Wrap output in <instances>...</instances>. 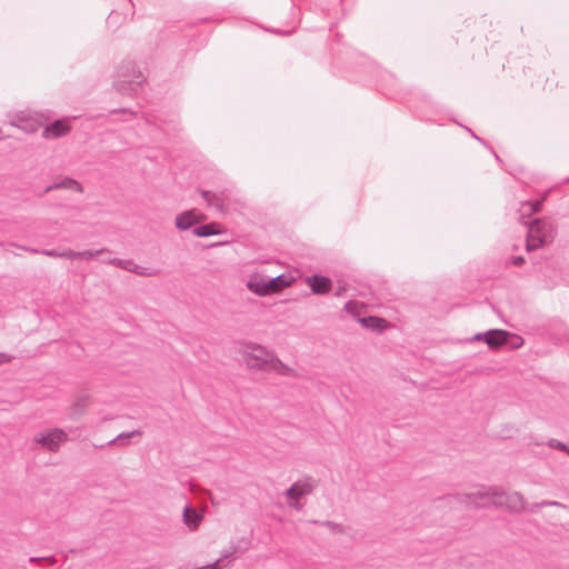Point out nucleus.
<instances>
[{
    "label": "nucleus",
    "mask_w": 569,
    "mask_h": 569,
    "mask_svg": "<svg viewBox=\"0 0 569 569\" xmlns=\"http://www.w3.org/2000/svg\"><path fill=\"white\" fill-rule=\"evenodd\" d=\"M487 336H483V332L476 333L472 338L473 341H485L486 342Z\"/></svg>",
    "instance_id": "nucleus-30"
},
{
    "label": "nucleus",
    "mask_w": 569,
    "mask_h": 569,
    "mask_svg": "<svg viewBox=\"0 0 569 569\" xmlns=\"http://www.w3.org/2000/svg\"><path fill=\"white\" fill-rule=\"evenodd\" d=\"M492 154L495 156V159H497L498 161H500L499 156H498L495 151H492Z\"/></svg>",
    "instance_id": "nucleus-36"
},
{
    "label": "nucleus",
    "mask_w": 569,
    "mask_h": 569,
    "mask_svg": "<svg viewBox=\"0 0 569 569\" xmlns=\"http://www.w3.org/2000/svg\"><path fill=\"white\" fill-rule=\"evenodd\" d=\"M101 261L111 263L113 266H117V267L128 270V271H131L132 267L134 266V262L131 260H123V259H118V258L102 259Z\"/></svg>",
    "instance_id": "nucleus-20"
},
{
    "label": "nucleus",
    "mask_w": 569,
    "mask_h": 569,
    "mask_svg": "<svg viewBox=\"0 0 569 569\" xmlns=\"http://www.w3.org/2000/svg\"><path fill=\"white\" fill-rule=\"evenodd\" d=\"M445 499H446V500H450V499H453V497H451V496H447Z\"/></svg>",
    "instance_id": "nucleus-41"
},
{
    "label": "nucleus",
    "mask_w": 569,
    "mask_h": 569,
    "mask_svg": "<svg viewBox=\"0 0 569 569\" xmlns=\"http://www.w3.org/2000/svg\"><path fill=\"white\" fill-rule=\"evenodd\" d=\"M292 277L286 274H279L277 277H268L269 295L279 292L282 289L289 287L292 283Z\"/></svg>",
    "instance_id": "nucleus-13"
},
{
    "label": "nucleus",
    "mask_w": 569,
    "mask_h": 569,
    "mask_svg": "<svg viewBox=\"0 0 569 569\" xmlns=\"http://www.w3.org/2000/svg\"><path fill=\"white\" fill-rule=\"evenodd\" d=\"M209 196V192L208 191H204L203 192V198L207 199V197Z\"/></svg>",
    "instance_id": "nucleus-39"
},
{
    "label": "nucleus",
    "mask_w": 569,
    "mask_h": 569,
    "mask_svg": "<svg viewBox=\"0 0 569 569\" xmlns=\"http://www.w3.org/2000/svg\"><path fill=\"white\" fill-rule=\"evenodd\" d=\"M56 189H73L78 192L83 191L80 182H78L77 180L69 178V177H63V178L57 179L52 184L47 186L44 188L43 193H48Z\"/></svg>",
    "instance_id": "nucleus-12"
},
{
    "label": "nucleus",
    "mask_w": 569,
    "mask_h": 569,
    "mask_svg": "<svg viewBox=\"0 0 569 569\" xmlns=\"http://www.w3.org/2000/svg\"><path fill=\"white\" fill-rule=\"evenodd\" d=\"M192 233L196 236V237H209V236H213V234H217L218 231L216 230V227L213 224H201V226H197L192 229Z\"/></svg>",
    "instance_id": "nucleus-18"
},
{
    "label": "nucleus",
    "mask_w": 569,
    "mask_h": 569,
    "mask_svg": "<svg viewBox=\"0 0 569 569\" xmlns=\"http://www.w3.org/2000/svg\"><path fill=\"white\" fill-rule=\"evenodd\" d=\"M543 506H558V507H562V503H560L558 501L543 500V501H541L539 503H533L529 510L530 511H535L536 508L543 507Z\"/></svg>",
    "instance_id": "nucleus-25"
},
{
    "label": "nucleus",
    "mask_w": 569,
    "mask_h": 569,
    "mask_svg": "<svg viewBox=\"0 0 569 569\" xmlns=\"http://www.w3.org/2000/svg\"><path fill=\"white\" fill-rule=\"evenodd\" d=\"M120 112L127 117L126 119L133 118L136 116L133 111L128 109H121Z\"/></svg>",
    "instance_id": "nucleus-31"
},
{
    "label": "nucleus",
    "mask_w": 569,
    "mask_h": 569,
    "mask_svg": "<svg viewBox=\"0 0 569 569\" xmlns=\"http://www.w3.org/2000/svg\"><path fill=\"white\" fill-rule=\"evenodd\" d=\"M61 258H66V259H70V260L79 259V251H73L70 249L62 250Z\"/></svg>",
    "instance_id": "nucleus-26"
},
{
    "label": "nucleus",
    "mask_w": 569,
    "mask_h": 569,
    "mask_svg": "<svg viewBox=\"0 0 569 569\" xmlns=\"http://www.w3.org/2000/svg\"><path fill=\"white\" fill-rule=\"evenodd\" d=\"M146 122H148V123L153 122L154 124H157V126H159V127H160V123H158V122H161V120H160V119H158L157 117H153V120H151L150 118H147V119H146Z\"/></svg>",
    "instance_id": "nucleus-33"
},
{
    "label": "nucleus",
    "mask_w": 569,
    "mask_h": 569,
    "mask_svg": "<svg viewBox=\"0 0 569 569\" xmlns=\"http://www.w3.org/2000/svg\"><path fill=\"white\" fill-rule=\"evenodd\" d=\"M483 336H487L486 343L491 349H498L499 347H501L503 345H507L508 343V339L510 337H513L517 340V342L513 343L515 348H519L523 343V340H522L521 337L516 336V335H511L510 332H508L506 330H501V329L488 330V331L483 332Z\"/></svg>",
    "instance_id": "nucleus-7"
},
{
    "label": "nucleus",
    "mask_w": 569,
    "mask_h": 569,
    "mask_svg": "<svg viewBox=\"0 0 569 569\" xmlns=\"http://www.w3.org/2000/svg\"><path fill=\"white\" fill-rule=\"evenodd\" d=\"M468 132H470V134L476 139L478 140L480 137H478L470 128L468 127H463Z\"/></svg>",
    "instance_id": "nucleus-35"
},
{
    "label": "nucleus",
    "mask_w": 569,
    "mask_h": 569,
    "mask_svg": "<svg viewBox=\"0 0 569 569\" xmlns=\"http://www.w3.org/2000/svg\"><path fill=\"white\" fill-rule=\"evenodd\" d=\"M360 322L365 328H369L378 332H381L386 327L385 320L373 316L363 317L360 319Z\"/></svg>",
    "instance_id": "nucleus-16"
},
{
    "label": "nucleus",
    "mask_w": 569,
    "mask_h": 569,
    "mask_svg": "<svg viewBox=\"0 0 569 569\" xmlns=\"http://www.w3.org/2000/svg\"><path fill=\"white\" fill-rule=\"evenodd\" d=\"M198 218L192 210L183 211L176 217V227L179 230L186 231L196 224Z\"/></svg>",
    "instance_id": "nucleus-14"
},
{
    "label": "nucleus",
    "mask_w": 569,
    "mask_h": 569,
    "mask_svg": "<svg viewBox=\"0 0 569 569\" xmlns=\"http://www.w3.org/2000/svg\"><path fill=\"white\" fill-rule=\"evenodd\" d=\"M248 365L252 368H263L270 365L272 368L279 370L280 373L287 375L290 369L284 366L278 358L270 353L261 346H253L251 353L248 358Z\"/></svg>",
    "instance_id": "nucleus-4"
},
{
    "label": "nucleus",
    "mask_w": 569,
    "mask_h": 569,
    "mask_svg": "<svg viewBox=\"0 0 569 569\" xmlns=\"http://www.w3.org/2000/svg\"><path fill=\"white\" fill-rule=\"evenodd\" d=\"M182 517L183 522L192 530L198 528L202 520V515L198 510L189 506L184 507Z\"/></svg>",
    "instance_id": "nucleus-15"
},
{
    "label": "nucleus",
    "mask_w": 569,
    "mask_h": 569,
    "mask_svg": "<svg viewBox=\"0 0 569 569\" xmlns=\"http://www.w3.org/2000/svg\"><path fill=\"white\" fill-rule=\"evenodd\" d=\"M323 526H326L327 528H329L332 532L335 533H340V532H343V527L339 523H336L333 521H325L322 522Z\"/></svg>",
    "instance_id": "nucleus-24"
},
{
    "label": "nucleus",
    "mask_w": 569,
    "mask_h": 569,
    "mask_svg": "<svg viewBox=\"0 0 569 569\" xmlns=\"http://www.w3.org/2000/svg\"><path fill=\"white\" fill-rule=\"evenodd\" d=\"M247 288L257 296H268V276L261 273L251 274L249 280L247 281Z\"/></svg>",
    "instance_id": "nucleus-10"
},
{
    "label": "nucleus",
    "mask_w": 569,
    "mask_h": 569,
    "mask_svg": "<svg viewBox=\"0 0 569 569\" xmlns=\"http://www.w3.org/2000/svg\"><path fill=\"white\" fill-rule=\"evenodd\" d=\"M104 252H106L104 249L79 251V259L92 260V259L98 258L100 254H102Z\"/></svg>",
    "instance_id": "nucleus-21"
},
{
    "label": "nucleus",
    "mask_w": 569,
    "mask_h": 569,
    "mask_svg": "<svg viewBox=\"0 0 569 569\" xmlns=\"http://www.w3.org/2000/svg\"><path fill=\"white\" fill-rule=\"evenodd\" d=\"M311 291L316 295H325L331 290V280L328 277L313 274L307 278Z\"/></svg>",
    "instance_id": "nucleus-11"
},
{
    "label": "nucleus",
    "mask_w": 569,
    "mask_h": 569,
    "mask_svg": "<svg viewBox=\"0 0 569 569\" xmlns=\"http://www.w3.org/2000/svg\"><path fill=\"white\" fill-rule=\"evenodd\" d=\"M548 446L552 449L562 450V451L567 452V455H569V447L566 443H563L557 439H550L548 441Z\"/></svg>",
    "instance_id": "nucleus-23"
},
{
    "label": "nucleus",
    "mask_w": 569,
    "mask_h": 569,
    "mask_svg": "<svg viewBox=\"0 0 569 569\" xmlns=\"http://www.w3.org/2000/svg\"><path fill=\"white\" fill-rule=\"evenodd\" d=\"M510 262L516 267H520L525 263V258L522 256H515L511 258Z\"/></svg>",
    "instance_id": "nucleus-29"
},
{
    "label": "nucleus",
    "mask_w": 569,
    "mask_h": 569,
    "mask_svg": "<svg viewBox=\"0 0 569 569\" xmlns=\"http://www.w3.org/2000/svg\"><path fill=\"white\" fill-rule=\"evenodd\" d=\"M43 116L30 110H23L12 116L10 124L21 129L27 133L37 132L44 123Z\"/></svg>",
    "instance_id": "nucleus-5"
},
{
    "label": "nucleus",
    "mask_w": 569,
    "mask_h": 569,
    "mask_svg": "<svg viewBox=\"0 0 569 569\" xmlns=\"http://www.w3.org/2000/svg\"><path fill=\"white\" fill-rule=\"evenodd\" d=\"M21 248L23 250L32 252V253H41V250L34 249V248H27V247H21Z\"/></svg>",
    "instance_id": "nucleus-34"
},
{
    "label": "nucleus",
    "mask_w": 569,
    "mask_h": 569,
    "mask_svg": "<svg viewBox=\"0 0 569 569\" xmlns=\"http://www.w3.org/2000/svg\"><path fill=\"white\" fill-rule=\"evenodd\" d=\"M136 435H140V432L138 430H133L131 432H122L120 435H118L114 439L110 440L108 442V446H112V445H116V443H123L124 440L131 438L132 436H136Z\"/></svg>",
    "instance_id": "nucleus-22"
},
{
    "label": "nucleus",
    "mask_w": 569,
    "mask_h": 569,
    "mask_svg": "<svg viewBox=\"0 0 569 569\" xmlns=\"http://www.w3.org/2000/svg\"><path fill=\"white\" fill-rule=\"evenodd\" d=\"M350 306H351V302H347V303H346V310H347V311H349Z\"/></svg>",
    "instance_id": "nucleus-37"
},
{
    "label": "nucleus",
    "mask_w": 569,
    "mask_h": 569,
    "mask_svg": "<svg viewBox=\"0 0 569 569\" xmlns=\"http://www.w3.org/2000/svg\"><path fill=\"white\" fill-rule=\"evenodd\" d=\"M316 487V481L312 478H306L305 480L296 481L286 491V497L291 500L290 506L296 509L300 508L299 500L303 496L312 492Z\"/></svg>",
    "instance_id": "nucleus-6"
},
{
    "label": "nucleus",
    "mask_w": 569,
    "mask_h": 569,
    "mask_svg": "<svg viewBox=\"0 0 569 569\" xmlns=\"http://www.w3.org/2000/svg\"><path fill=\"white\" fill-rule=\"evenodd\" d=\"M236 552H237V548L236 547H230L228 550H224L222 552L221 558H219L218 560H216L214 562H212L210 565L201 567L200 569H222V568L226 567V565L223 563L224 560L229 559V558H232Z\"/></svg>",
    "instance_id": "nucleus-17"
},
{
    "label": "nucleus",
    "mask_w": 569,
    "mask_h": 569,
    "mask_svg": "<svg viewBox=\"0 0 569 569\" xmlns=\"http://www.w3.org/2000/svg\"><path fill=\"white\" fill-rule=\"evenodd\" d=\"M8 361H10V357L7 356L6 353H0V363H4Z\"/></svg>",
    "instance_id": "nucleus-32"
},
{
    "label": "nucleus",
    "mask_w": 569,
    "mask_h": 569,
    "mask_svg": "<svg viewBox=\"0 0 569 569\" xmlns=\"http://www.w3.org/2000/svg\"><path fill=\"white\" fill-rule=\"evenodd\" d=\"M41 254L51 258H61V251L57 249H43L41 250Z\"/></svg>",
    "instance_id": "nucleus-27"
},
{
    "label": "nucleus",
    "mask_w": 569,
    "mask_h": 569,
    "mask_svg": "<svg viewBox=\"0 0 569 569\" xmlns=\"http://www.w3.org/2000/svg\"><path fill=\"white\" fill-rule=\"evenodd\" d=\"M277 33H280V31H276ZM290 32L288 31H284V32H281V34H289Z\"/></svg>",
    "instance_id": "nucleus-40"
},
{
    "label": "nucleus",
    "mask_w": 569,
    "mask_h": 569,
    "mask_svg": "<svg viewBox=\"0 0 569 569\" xmlns=\"http://www.w3.org/2000/svg\"><path fill=\"white\" fill-rule=\"evenodd\" d=\"M144 81L146 77L138 69L137 63L132 60H124L117 69V79L113 87L122 96H136Z\"/></svg>",
    "instance_id": "nucleus-1"
},
{
    "label": "nucleus",
    "mask_w": 569,
    "mask_h": 569,
    "mask_svg": "<svg viewBox=\"0 0 569 569\" xmlns=\"http://www.w3.org/2000/svg\"><path fill=\"white\" fill-rule=\"evenodd\" d=\"M543 201H545V198H542L540 200L525 202L522 204V211L528 212L530 214L537 213L541 210Z\"/></svg>",
    "instance_id": "nucleus-19"
},
{
    "label": "nucleus",
    "mask_w": 569,
    "mask_h": 569,
    "mask_svg": "<svg viewBox=\"0 0 569 569\" xmlns=\"http://www.w3.org/2000/svg\"><path fill=\"white\" fill-rule=\"evenodd\" d=\"M556 231L550 221L535 219L528 229L526 248L528 251L536 250L552 242Z\"/></svg>",
    "instance_id": "nucleus-3"
},
{
    "label": "nucleus",
    "mask_w": 569,
    "mask_h": 569,
    "mask_svg": "<svg viewBox=\"0 0 569 569\" xmlns=\"http://www.w3.org/2000/svg\"><path fill=\"white\" fill-rule=\"evenodd\" d=\"M131 271L137 273V274H139V276H149L150 274L149 272H147V268L140 267V266H138L136 263L132 267Z\"/></svg>",
    "instance_id": "nucleus-28"
},
{
    "label": "nucleus",
    "mask_w": 569,
    "mask_h": 569,
    "mask_svg": "<svg viewBox=\"0 0 569 569\" xmlns=\"http://www.w3.org/2000/svg\"><path fill=\"white\" fill-rule=\"evenodd\" d=\"M478 141L482 144H486L485 140L482 138H479Z\"/></svg>",
    "instance_id": "nucleus-38"
},
{
    "label": "nucleus",
    "mask_w": 569,
    "mask_h": 569,
    "mask_svg": "<svg viewBox=\"0 0 569 569\" xmlns=\"http://www.w3.org/2000/svg\"><path fill=\"white\" fill-rule=\"evenodd\" d=\"M472 503L478 507H485L489 503L505 505L513 512L526 510V502L522 496L518 492H499L496 489L478 490L468 496Z\"/></svg>",
    "instance_id": "nucleus-2"
},
{
    "label": "nucleus",
    "mask_w": 569,
    "mask_h": 569,
    "mask_svg": "<svg viewBox=\"0 0 569 569\" xmlns=\"http://www.w3.org/2000/svg\"><path fill=\"white\" fill-rule=\"evenodd\" d=\"M34 439L38 443L54 451L67 440V433L62 429L54 428L38 435Z\"/></svg>",
    "instance_id": "nucleus-8"
},
{
    "label": "nucleus",
    "mask_w": 569,
    "mask_h": 569,
    "mask_svg": "<svg viewBox=\"0 0 569 569\" xmlns=\"http://www.w3.org/2000/svg\"><path fill=\"white\" fill-rule=\"evenodd\" d=\"M71 130L69 119H58L44 127L42 137L44 139H57L66 136Z\"/></svg>",
    "instance_id": "nucleus-9"
}]
</instances>
